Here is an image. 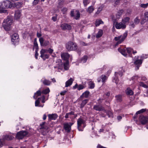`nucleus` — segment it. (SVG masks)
I'll return each mask as SVG.
<instances>
[{
    "label": "nucleus",
    "mask_w": 148,
    "mask_h": 148,
    "mask_svg": "<svg viewBox=\"0 0 148 148\" xmlns=\"http://www.w3.org/2000/svg\"><path fill=\"white\" fill-rule=\"evenodd\" d=\"M14 6V3L9 0L4 1L0 2V13H6L7 12L6 9L11 8Z\"/></svg>",
    "instance_id": "obj_1"
},
{
    "label": "nucleus",
    "mask_w": 148,
    "mask_h": 148,
    "mask_svg": "<svg viewBox=\"0 0 148 148\" xmlns=\"http://www.w3.org/2000/svg\"><path fill=\"white\" fill-rule=\"evenodd\" d=\"M13 19L11 17H8L4 20L2 24V26L6 31L9 30L11 28V25L12 23Z\"/></svg>",
    "instance_id": "obj_2"
},
{
    "label": "nucleus",
    "mask_w": 148,
    "mask_h": 148,
    "mask_svg": "<svg viewBox=\"0 0 148 148\" xmlns=\"http://www.w3.org/2000/svg\"><path fill=\"white\" fill-rule=\"evenodd\" d=\"M127 32H125L122 36L121 35L118 37H115L114 38V40H115L117 41V42L115 44V46H117L123 42L127 36Z\"/></svg>",
    "instance_id": "obj_3"
},
{
    "label": "nucleus",
    "mask_w": 148,
    "mask_h": 148,
    "mask_svg": "<svg viewBox=\"0 0 148 148\" xmlns=\"http://www.w3.org/2000/svg\"><path fill=\"white\" fill-rule=\"evenodd\" d=\"M76 44L72 42L69 41L66 45V48L67 50L71 51L75 50L77 48Z\"/></svg>",
    "instance_id": "obj_4"
},
{
    "label": "nucleus",
    "mask_w": 148,
    "mask_h": 148,
    "mask_svg": "<svg viewBox=\"0 0 148 148\" xmlns=\"http://www.w3.org/2000/svg\"><path fill=\"white\" fill-rule=\"evenodd\" d=\"M118 50L124 56L126 57L127 56V53L129 54L132 51L133 49L130 47L127 48L126 49H122L121 47H120L118 48Z\"/></svg>",
    "instance_id": "obj_5"
},
{
    "label": "nucleus",
    "mask_w": 148,
    "mask_h": 148,
    "mask_svg": "<svg viewBox=\"0 0 148 148\" xmlns=\"http://www.w3.org/2000/svg\"><path fill=\"white\" fill-rule=\"evenodd\" d=\"M139 57L138 56H135L134 59V64L136 65L137 70L139 69L140 65L142 63V60L141 59H138Z\"/></svg>",
    "instance_id": "obj_6"
},
{
    "label": "nucleus",
    "mask_w": 148,
    "mask_h": 148,
    "mask_svg": "<svg viewBox=\"0 0 148 148\" xmlns=\"http://www.w3.org/2000/svg\"><path fill=\"white\" fill-rule=\"evenodd\" d=\"M27 134L28 132L26 131H21L17 133L16 138L18 139H21Z\"/></svg>",
    "instance_id": "obj_7"
},
{
    "label": "nucleus",
    "mask_w": 148,
    "mask_h": 148,
    "mask_svg": "<svg viewBox=\"0 0 148 148\" xmlns=\"http://www.w3.org/2000/svg\"><path fill=\"white\" fill-rule=\"evenodd\" d=\"M70 15L71 17H74V18L76 20L79 18L80 16V14L78 11L71 10V12Z\"/></svg>",
    "instance_id": "obj_8"
},
{
    "label": "nucleus",
    "mask_w": 148,
    "mask_h": 148,
    "mask_svg": "<svg viewBox=\"0 0 148 148\" xmlns=\"http://www.w3.org/2000/svg\"><path fill=\"white\" fill-rule=\"evenodd\" d=\"M58 62L57 63L56 65L54 66V68L55 69L56 71H60V70H62L63 68V65L60 60H58Z\"/></svg>",
    "instance_id": "obj_9"
},
{
    "label": "nucleus",
    "mask_w": 148,
    "mask_h": 148,
    "mask_svg": "<svg viewBox=\"0 0 148 148\" xmlns=\"http://www.w3.org/2000/svg\"><path fill=\"white\" fill-rule=\"evenodd\" d=\"M77 123L78 130L79 131H83V128L82 129L81 128V126L82 125L84 124V123L83 120L81 118H79L77 120Z\"/></svg>",
    "instance_id": "obj_10"
},
{
    "label": "nucleus",
    "mask_w": 148,
    "mask_h": 148,
    "mask_svg": "<svg viewBox=\"0 0 148 148\" xmlns=\"http://www.w3.org/2000/svg\"><path fill=\"white\" fill-rule=\"evenodd\" d=\"M11 40L14 44H15V43L18 42L19 39L18 34L16 33L14 34L12 36Z\"/></svg>",
    "instance_id": "obj_11"
},
{
    "label": "nucleus",
    "mask_w": 148,
    "mask_h": 148,
    "mask_svg": "<svg viewBox=\"0 0 148 148\" xmlns=\"http://www.w3.org/2000/svg\"><path fill=\"white\" fill-rule=\"evenodd\" d=\"M115 27L117 29H124L125 28L126 26L125 24L123 23L122 22H116V23Z\"/></svg>",
    "instance_id": "obj_12"
},
{
    "label": "nucleus",
    "mask_w": 148,
    "mask_h": 148,
    "mask_svg": "<svg viewBox=\"0 0 148 148\" xmlns=\"http://www.w3.org/2000/svg\"><path fill=\"white\" fill-rule=\"evenodd\" d=\"M39 41L41 46H47L49 44V42L48 41H44V39L42 37H41L39 38Z\"/></svg>",
    "instance_id": "obj_13"
},
{
    "label": "nucleus",
    "mask_w": 148,
    "mask_h": 148,
    "mask_svg": "<svg viewBox=\"0 0 148 148\" xmlns=\"http://www.w3.org/2000/svg\"><path fill=\"white\" fill-rule=\"evenodd\" d=\"M45 97L44 95L40 97H39L38 98V99L35 102V106H36L37 107L38 106V104L40 103V101L41 100V102L44 103H45Z\"/></svg>",
    "instance_id": "obj_14"
},
{
    "label": "nucleus",
    "mask_w": 148,
    "mask_h": 148,
    "mask_svg": "<svg viewBox=\"0 0 148 148\" xmlns=\"http://www.w3.org/2000/svg\"><path fill=\"white\" fill-rule=\"evenodd\" d=\"M73 124L71 123H64V128L67 132H69L70 131L71 126Z\"/></svg>",
    "instance_id": "obj_15"
},
{
    "label": "nucleus",
    "mask_w": 148,
    "mask_h": 148,
    "mask_svg": "<svg viewBox=\"0 0 148 148\" xmlns=\"http://www.w3.org/2000/svg\"><path fill=\"white\" fill-rule=\"evenodd\" d=\"M13 136L11 135H3L2 137V139L4 141L5 140H12L14 138Z\"/></svg>",
    "instance_id": "obj_16"
},
{
    "label": "nucleus",
    "mask_w": 148,
    "mask_h": 148,
    "mask_svg": "<svg viewBox=\"0 0 148 148\" xmlns=\"http://www.w3.org/2000/svg\"><path fill=\"white\" fill-rule=\"evenodd\" d=\"M140 120L141 124L144 125L147 123L148 121V117L143 116H141L140 117Z\"/></svg>",
    "instance_id": "obj_17"
},
{
    "label": "nucleus",
    "mask_w": 148,
    "mask_h": 148,
    "mask_svg": "<svg viewBox=\"0 0 148 148\" xmlns=\"http://www.w3.org/2000/svg\"><path fill=\"white\" fill-rule=\"evenodd\" d=\"M61 27L63 30H70L71 29V26L66 23H64L61 25Z\"/></svg>",
    "instance_id": "obj_18"
},
{
    "label": "nucleus",
    "mask_w": 148,
    "mask_h": 148,
    "mask_svg": "<svg viewBox=\"0 0 148 148\" xmlns=\"http://www.w3.org/2000/svg\"><path fill=\"white\" fill-rule=\"evenodd\" d=\"M93 109L96 110L101 111L104 110V108L101 106L99 105H96L94 106Z\"/></svg>",
    "instance_id": "obj_19"
},
{
    "label": "nucleus",
    "mask_w": 148,
    "mask_h": 148,
    "mask_svg": "<svg viewBox=\"0 0 148 148\" xmlns=\"http://www.w3.org/2000/svg\"><path fill=\"white\" fill-rule=\"evenodd\" d=\"M58 116L56 114H52L48 115L49 119L50 120H55L57 118Z\"/></svg>",
    "instance_id": "obj_20"
},
{
    "label": "nucleus",
    "mask_w": 148,
    "mask_h": 148,
    "mask_svg": "<svg viewBox=\"0 0 148 148\" xmlns=\"http://www.w3.org/2000/svg\"><path fill=\"white\" fill-rule=\"evenodd\" d=\"M61 56L63 60H68V59L70 55L68 53H62L61 55Z\"/></svg>",
    "instance_id": "obj_21"
},
{
    "label": "nucleus",
    "mask_w": 148,
    "mask_h": 148,
    "mask_svg": "<svg viewBox=\"0 0 148 148\" xmlns=\"http://www.w3.org/2000/svg\"><path fill=\"white\" fill-rule=\"evenodd\" d=\"M74 79L72 78H70V79L66 82H65V87H67L71 85L73 83Z\"/></svg>",
    "instance_id": "obj_22"
},
{
    "label": "nucleus",
    "mask_w": 148,
    "mask_h": 148,
    "mask_svg": "<svg viewBox=\"0 0 148 148\" xmlns=\"http://www.w3.org/2000/svg\"><path fill=\"white\" fill-rule=\"evenodd\" d=\"M90 94V92L88 91H86L84 93H83L80 96V98L81 100L82 99V98L83 97H85L86 98H87Z\"/></svg>",
    "instance_id": "obj_23"
},
{
    "label": "nucleus",
    "mask_w": 148,
    "mask_h": 148,
    "mask_svg": "<svg viewBox=\"0 0 148 148\" xmlns=\"http://www.w3.org/2000/svg\"><path fill=\"white\" fill-rule=\"evenodd\" d=\"M21 12L19 10H18L15 11V18L16 19L19 18L21 16Z\"/></svg>",
    "instance_id": "obj_24"
},
{
    "label": "nucleus",
    "mask_w": 148,
    "mask_h": 148,
    "mask_svg": "<svg viewBox=\"0 0 148 148\" xmlns=\"http://www.w3.org/2000/svg\"><path fill=\"white\" fill-rule=\"evenodd\" d=\"M41 81L42 82L44 85L47 86L49 85L51 82L50 81L46 79H44L43 80L42 79H41Z\"/></svg>",
    "instance_id": "obj_25"
},
{
    "label": "nucleus",
    "mask_w": 148,
    "mask_h": 148,
    "mask_svg": "<svg viewBox=\"0 0 148 148\" xmlns=\"http://www.w3.org/2000/svg\"><path fill=\"white\" fill-rule=\"evenodd\" d=\"M101 79H100L98 80V82H100L101 81H101L103 83H104L105 82V81L107 80V77L104 75H102L100 77Z\"/></svg>",
    "instance_id": "obj_26"
},
{
    "label": "nucleus",
    "mask_w": 148,
    "mask_h": 148,
    "mask_svg": "<svg viewBox=\"0 0 148 148\" xmlns=\"http://www.w3.org/2000/svg\"><path fill=\"white\" fill-rule=\"evenodd\" d=\"M41 93H42V92H41L40 90H38L35 93L34 95L33 96V98L35 99H36L38 96L41 95Z\"/></svg>",
    "instance_id": "obj_27"
},
{
    "label": "nucleus",
    "mask_w": 148,
    "mask_h": 148,
    "mask_svg": "<svg viewBox=\"0 0 148 148\" xmlns=\"http://www.w3.org/2000/svg\"><path fill=\"white\" fill-rule=\"evenodd\" d=\"M94 10V8L93 6H89L86 9V11L89 13H92Z\"/></svg>",
    "instance_id": "obj_28"
},
{
    "label": "nucleus",
    "mask_w": 148,
    "mask_h": 148,
    "mask_svg": "<svg viewBox=\"0 0 148 148\" xmlns=\"http://www.w3.org/2000/svg\"><path fill=\"white\" fill-rule=\"evenodd\" d=\"M103 34V31L101 29H100L96 35V37L97 38H99L101 37Z\"/></svg>",
    "instance_id": "obj_29"
},
{
    "label": "nucleus",
    "mask_w": 148,
    "mask_h": 148,
    "mask_svg": "<svg viewBox=\"0 0 148 148\" xmlns=\"http://www.w3.org/2000/svg\"><path fill=\"white\" fill-rule=\"evenodd\" d=\"M88 100L87 99L83 100L80 104V108H83L84 106L88 103Z\"/></svg>",
    "instance_id": "obj_30"
},
{
    "label": "nucleus",
    "mask_w": 148,
    "mask_h": 148,
    "mask_svg": "<svg viewBox=\"0 0 148 148\" xmlns=\"http://www.w3.org/2000/svg\"><path fill=\"white\" fill-rule=\"evenodd\" d=\"M126 92L128 95H132L133 94V92L132 90L128 88L126 90Z\"/></svg>",
    "instance_id": "obj_31"
},
{
    "label": "nucleus",
    "mask_w": 148,
    "mask_h": 148,
    "mask_svg": "<svg viewBox=\"0 0 148 148\" xmlns=\"http://www.w3.org/2000/svg\"><path fill=\"white\" fill-rule=\"evenodd\" d=\"M74 112L73 111H71V112L67 113L66 114L65 117L67 119L69 117H71V115H74Z\"/></svg>",
    "instance_id": "obj_32"
},
{
    "label": "nucleus",
    "mask_w": 148,
    "mask_h": 148,
    "mask_svg": "<svg viewBox=\"0 0 148 148\" xmlns=\"http://www.w3.org/2000/svg\"><path fill=\"white\" fill-rule=\"evenodd\" d=\"M89 88L90 89L93 88L95 86L94 83L91 81H90L88 82Z\"/></svg>",
    "instance_id": "obj_33"
},
{
    "label": "nucleus",
    "mask_w": 148,
    "mask_h": 148,
    "mask_svg": "<svg viewBox=\"0 0 148 148\" xmlns=\"http://www.w3.org/2000/svg\"><path fill=\"white\" fill-rule=\"evenodd\" d=\"M104 111V112L106 113L107 115L109 117H113V113L111 111L105 110Z\"/></svg>",
    "instance_id": "obj_34"
},
{
    "label": "nucleus",
    "mask_w": 148,
    "mask_h": 148,
    "mask_svg": "<svg viewBox=\"0 0 148 148\" xmlns=\"http://www.w3.org/2000/svg\"><path fill=\"white\" fill-rule=\"evenodd\" d=\"M123 12V10H120L116 14V18H119L120 16L121 15Z\"/></svg>",
    "instance_id": "obj_35"
},
{
    "label": "nucleus",
    "mask_w": 148,
    "mask_h": 148,
    "mask_svg": "<svg viewBox=\"0 0 148 148\" xmlns=\"http://www.w3.org/2000/svg\"><path fill=\"white\" fill-rule=\"evenodd\" d=\"M103 22L101 20H97L96 21L95 25L96 26H99L100 24H103Z\"/></svg>",
    "instance_id": "obj_36"
},
{
    "label": "nucleus",
    "mask_w": 148,
    "mask_h": 148,
    "mask_svg": "<svg viewBox=\"0 0 148 148\" xmlns=\"http://www.w3.org/2000/svg\"><path fill=\"white\" fill-rule=\"evenodd\" d=\"M64 69L66 70H68L69 68V61L68 60H66V62L64 63Z\"/></svg>",
    "instance_id": "obj_37"
},
{
    "label": "nucleus",
    "mask_w": 148,
    "mask_h": 148,
    "mask_svg": "<svg viewBox=\"0 0 148 148\" xmlns=\"http://www.w3.org/2000/svg\"><path fill=\"white\" fill-rule=\"evenodd\" d=\"M130 19V18L129 17H126L125 18L122 19V23L125 24L126 23L129 21Z\"/></svg>",
    "instance_id": "obj_38"
},
{
    "label": "nucleus",
    "mask_w": 148,
    "mask_h": 148,
    "mask_svg": "<svg viewBox=\"0 0 148 148\" xmlns=\"http://www.w3.org/2000/svg\"><path fill=\"white\" fill-rule=\"evenodd\" d=\"M40 55V57L43 59V60H45L46 59H48L49 58V55L47 54H43L42 55Z\"/></svg>",
    "instance_id": "obj_39"
},
{
    "label": "nucleus",
    "mask_w": 148,
    "mask_h": 148,
    "mask_svg": "<svg viewBox=\"0 0 148 148\" xmlns=\"http://www.w3.org/2000/svg\"><path fill=\"white\" fill-rule=\"evenodd\" d=\"M83 2L84 6L86 7L90 3V0H83Z\"/></svg>",
    "instance_id": "obj_40"
},
{
    "label": "nucleus",
    "mask_w": 148,
    "mask_h": 148,
    "mask_svg": "<svg viewBox=\"0 0 148 148\" xmlns=\"http://www.w3.org/2000/svg\"><path fill=\"white\" fill-rule=\"evenodd\" d=\"M117 72H115V77L113 79V82H115L116 84H117L119 81V79L116 76L117 75Z\"/></svg>",
    "instance_id": "obj_41"
},
{
    "label": "nucleus",
    "mask_w": 148,
    "mask_h": 148,
    "mask_svg": "<svg viewBox=\"0 0 148 148\" xmlns=\"http://www.w3.org/2000/svg\"><path fill=\"white\" fill-rule=\"evenodd\" d=\"M50 90L49 88H47L42 91V93L43 94H46L50 92Z\"/></svg>",
    "instance_id": "obj_42"
},
{
    "label": "nucleus",
    "mask_w": 148,
    "mask_h": 148,
    "mask_svg": "<svg viewBox=\"0 0 148 148\" xmlns=\"http://www.w3.org/2000/svg\"><path fill=\"white\" fill-rule=\"evenodd\" d=\"M87 59V56H85L81 59V62L82 63H85L86 62Z\"/></svg>",
    "instance_id": "obj_43"
},
{
    "label": "nucleus",
    "mask_w": 148,
    "mask_h": 148,
    "mask_svg": "<svg viewBox=\"0 0 148 148\" xmlns=\"http://www.w3.org/2000/svg\"><path fill=\"white\" fill-rule=\"evenodd\" d=\"M139 85L140 86L143 87L144 88H148V86L146 84L143 82H140L139 83Z\"/></svg>",
    "instance_id": "obj_44"
},
{
    "label": "nucleus",
    "mask_w": 148,
    "mask_h": 148,
    "mask_svg": "<svg viewBox=\"0 0 148 148\" xmlns=\"http://www.w3.org/2000/svg\"><path fill=\"white\" fill-rule=\"evenodd\" d=\"M116 99L118 101L120 102L121 101V95H119L115 96Z\"/></svg>",
    "instance_id": "obj_45"
},
{
    "label": "nucleus",
    "mask_w": 148,
    "mask_h": 148,
    "mask_svg": "<svg viewBox=\"0 0 148 148\" xmlns=\"http://www.w3.org/2000/svg\"><path fill=\"white\" fill-rule=\"evenodd\" d=\"M147 110L146 109H141V110L137 111L136 113V114H140L141 113H142L145 112Z\"/></svg>",
    "instance_id": "obj_46"
},
{
    "label": "nucleus",
    "mask_w": 148,
    "mask_h": 148,
    "mask_svg": "<svg viewBox=\"0 0 148 148\" xmlns=\"http://www.w3.org/2000/svg\"><path fill=\"white\" fill-rule=\"evenodd\" d=\"M85 87V86L84 85H82L81 84H79L78 85V90H82Z\"/></svg>",
    "instance_id": "obj_47"
},
{
    "label": "nucleus",
    "mask_w": 148,
    "mask_h": 148,
    "mask_svg": "<svg viewBox=\"0 0 148 148\" xmlns=\"http://www.w3.org/2000/svg\"><path fill=\"white\" fill-rule=\"evenodd\" d=\"M46 51L47 50H46L43 49H42L41 51H40V55H41V56H42V55L45 54V53H46Z\"/></svg>",
    "instance_id": "obj_48"
},
{
    "label": "nucleus",
    "mask_w": 148,
    "mask_h": 148,
    "mask_svg": "<svg viewBox=\"0 0 148 148\" xmlns=\"http://www.w3.org/2000/svg\"><path fill=\"white\" fill-rule=\"evenodd\" d=\"M61 11L63 14H65L67 11V9L66 8H64L61 10Z\"/></svg>",
    "instance_id": "obj_49"
},
{
    "label": "nucleus",
    "mask_w": 148,
    "mask_h": 148,
    "mask_svg": "<svg viewBox=\"0 0 148 148\" xmlns=\"http://www.w3.org/2000/svg\"><path fill=\"white\" fill-rule=\"evenodd\" d=\"M34 46L35 47L36 50H38V46L36 41H34Z\"/></svg>",
    "instance_id": "obj_50"
},
{
    "label": "nucleus",
    "mask_w": 148,
    "mask_h": 148,
    "mask_svg": "<svg viewBox=\"0 0 148 148\" xmlns=\"http://www.w3.org/2000/svg\"><path fill=\"white\" fill-rule=\"evenodd\" d=\"M140 20L138 17H136L134 20V23L136 24H138Z\"/></svg>",
    "instance_id": "obj_51"
},
{
    "label": "nucleus",
    "mask_w": 148,
    "mask_h": 148,
    "mask_svg": "<svg viewBox=\"0 0 148 148\" xmlns=\"http://www.w3.org/2000/svg\"><path fill=\"white\" fill-rule=\"evenodd\" d=\"M45 123H46L45 122H43L42 123L40 124L41 129H46V128L45 127Z\"/></svg>",
    "instance_id": "obj_52"
},
{
    "label": "nucleus",
    "mask_w": 148,
    "mask_h": 148,
    "mask_svg": "<svg viewBox=\"0 0 148 148\" xmlns=\"http://www.w3.org/2000/svg\"><path fill=\"white\" fill-rule=\"evenodd\" d=\"M148 6V3H147L145 4H141L140 5V6L143 8H147Z\"/></svg>",
    "instance_id": "obj_53"
},
{
    "label": "nucleus",
    "mask_w": 148,
    "mask_h": 148,
    "mask_svg": "<svg viewBox=\"0 0 148 148\" xmlns=\"http://www.w3.org/2000/svg\"><path fill=\"white\" fill-rule=\"evenodd\" d=\"M145 20L148 21V12H145Z\"/></svg>",
    "instance_id": "obj_54"
},
{
    "label": "nucleus",
    "mask_w": 148,
    "mask_h": 148,
    "mask_svg": "<svg viewBox=\"0 0 148 148\" xmlns=\"http://www.w3.org/2000/svg\"><path fill=\"white\" fill-rule=\"evenodd\" d=\"M38 50H36L35 51V58L37 59H38Z\"/></svg>",
    "instance_id": "obj_55"
},
{
    "label": "nucleus",
    "mask_w": 148,
    "mask_h": 148,
    "mask_svg": "<svg viewBox=\"0 0 148 148\" xmlns=\"http://www.w3.org/2000/svg\"><path fill=\"white\" fill-rule=\"evenodd\" d=\"M39 1V0H34L33 2V4L34 5H36L38 3Z\"/></svg>",
    "instance_id": "obj_56"
},
{
    "label": "nucleus",
    "mask_w": 148,
    "mask_h": 148,
    "mask_svg": "<svg viewBox=\"0 0 148 148\" xmlns=\"http://www.w3.org/2000/svg\"><path fill=\"white\" fill-rule=\"evenodd\" d=\"M47 51L49 53L51 54L53 52V50L51 48H49Z\"/></svg>",
    "instance_id": "obj_57"
},
{
    "label": "nucleus",
    "mask_w": 148,
    "mask_h": 148,
    "mask_svg": "<svg viewBox=\"0 0 148 148\" xmlns=\"http://www.w3.org/2000/svg\"><path fill=\"white\" fill-rule=\"evenodd\" d=\"M4 141L2 138L0 139V147H1L2 146L3 144Z\"/></svg>",
    "instance_id": "obj_58"
},
{
    "label": "nucleus",
    "mask_w": 148,
    "mask_h": 148,
    "mask_svg": "<svg viewBox=\"0 0 148 148\" xmlns=\"http://www.w3.org/2000/svg\"><path fill=\"white\" fill-rule=\"evenodd\" d=\"M123 72L124 71L123 70H121V71H119V73H117V75L118 74L119 75L121 76L123 75Z\"/></svg>",
    "instance_id": "obj_59"
},
{
    "label": "nucleus",
    "mask_w": 148,
    "mask_h": 148,
    "mask_svg": "<svg viewBox=\"0 0 148 148\" xmlns=\"http://www.w3.org/2000/svg\"><path fill=\"white\" fill-rule=\"evenodd\" d=\"M66 90H64L60 93V95H63L66 92Z\"/></svg>",
    "instance_id": "obj_60"
},
{
    "label": "nucleus",
    "mask_w": 148,
    "mask_h": 148,
    "mask_svg": "<svg viewBox=\"0 0 148 148\" xmlns=\"http://www.w3.org/2000/svg\"><path fill=\"white\" fill-rule=\"evenodd\" d=\"M59 4L60 5H62L64 2V0H59Z\"/></svg>",
    "instance_id": "obj_61"
},
{
    "label": "nucleus",
    "mask_w": 148,
    "mask_h": 148,
    "mask_svg": "<svg viewBox=\"0 0 148 148\" xmlns=\"http://www.w3.org/2000/svg\"><path fill=\"white\" fill-rule=\"evenodd\" d=\"M115 3L116 5H118L120 2V0H114Z\"/></svg>",
    "instance_id": "obj_62"
},
{
    "label": "nucleus",
    "mask_w": 148,
    "mask_h": 148,
    "mask_svg": "<svg viewBox=\"0 0 148 148\" xmlns=\"http://www.w3.org/2000/svg\"><path fill=\"white\" fill-rule=\"evenodd\" d=\"M147 79V78L145 76L142 77L141 78V80L142 81H145Z\"/></svg>",
    "instance_id": "obj_63"
},
{
    "label": "nucleus",
    "mask_w": 148,
    "mask_h": 148,
    "mask_svg": "<svg viewBox=\"0 0 148 148\" xmlns=\"http://www.w3.org/2000/svg\"><path fill=\"white\" fill-rule=\"evenodd\" d=\"M78 84H76L74 86H73V88L74 89H75L76 88H78Z\"/></svg>",
    "instance_id": "obj_64"
}]
</instances>
